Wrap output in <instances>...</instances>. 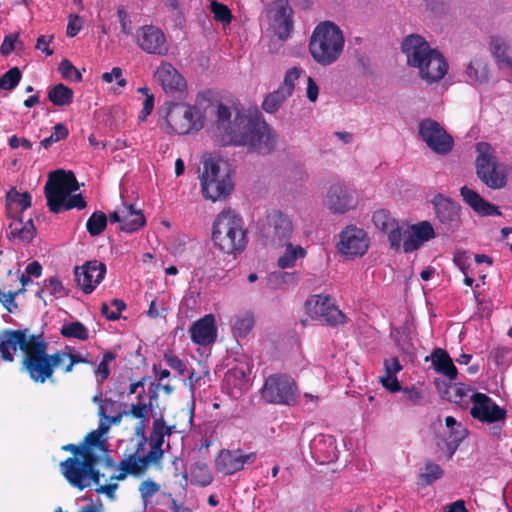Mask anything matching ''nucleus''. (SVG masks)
Segmentation results:
<instances>
[{
    "mask_svg": "<svg viewBox=\"0 0 512 512\" xmlns=\"http://www.w3.org/2000/svg\"><path fill=\"white\" fill-rule=\"evenodd\" d=\"M229 107L220 104L217 107V128L224 132L227 143L246 147L249 152L268 155L277 145V134L262 114H244L237 111L231 120Z\"/></svg>",
    "mask_w": 512,
    "mask_h": 512,
    "instance_id": "nucleus-1",
    "label": "nucleus"
},
{
    "mask_svg": "<svg viewBox=\"0 0 512 512\" xmlns=\"http://www.w3.org/2000/svg\"><path fill=\"white\" fill-rule=\"evenodd\" d=\"M79 187L72 171L59 169L51 172L44 187L49 211L58 214L71 209H84L87 203L82 194H73Z\"/></svg>",
    "mask_w": 512,
    "mask_h": 512,
    "instance_id": "nucleus-2",
    "label": "nucleus"
},
{
    "mask_svg": "<svg viewBox=\"0 0 512 512\" xmlns=\"http://www.w3.org/2000/svg\"><path fill=\"white\" fill-rule=\"evenodd\" d=\"M49 344L43 334L25 357L21 359L20 369L35 384L55 383L57 368L65 363V350L48 353Z\"/></svg>",
    "mask_w": 512,
    "mask_h": 512,
    "instance_id": "nucleus-3",
    "label": "nucleus"
},
{
    "mask_svg": "<svg viewBox=\"0 0 512 512\" xmlns=\"http://www.w3.org/2000/svg\"><path fill=\"white\" fill-rule=\"evenodd\" d=\"M212 241L219 250L226 254L244 251L247 245V236L242 218L230 209L220 212L213 223Z\"/></svg>",
    "mask_w": 512,
    "mask_h": 512,
    "instance_id": "nucleus-4",
    "label": "nucleus"
},
{
    "mask_svg": "<svg viewBox=\"0 0 512 512\" xmlns=\"http://www.w3.org/2000/svg\"><path fill=\"white\" fill-rule=\"evenodd\" d=\"M343 47V33L336 24L330 21L318 24L309 41L312 58L323 66L334 63L340 57Z\"/></svg>",
    "mask_w": 512,
    "mask_h": 512,
    "instance_id": "nucleus-5",
    "label": "nucleus"
},
{
    "mask_svg": "<svg viewBox=\"0 0 512 512\" xmlns=\"http://www.w3.org/2000/svg\"><path fill=\"white\" fill-rule=\"evenodd\" d=\"M100 456L94 450L83 448L79 458L68 457L60 463V470L68 483L80 491L91 483L99 485L101 473L96 468Z\"/></svg>",
    "mask_w": 512,
    "mask_h": 512,
    "instance_id": "nucleus-6",
    "label": "nucleus"
},
{
    "mask_svg": "<svg viewBox=\"0 0 512 512\" xmlns=\"http://www.w3.org/2000/svg\"><path fill=\"white\" fill-rule=\"evenodd\" d=\"M200 183L203 197L212 202L225 199L233 190L228 170L212 158L203 162Z\"/></svg>",
    "mask_w": 512,
    "mask_h": 512,
    "instance_id": "nucleus-7",
    "label": "nucleus"
},
{
    "mask_svg": "<svg viewBox=\"0 0 512 512\" xmlns=\"http://www.w3.org/2000/svg\"><path fill=\"white\" fill-rule=\"evenodd\" d=\"M166 123L167 133L187 135L204 127V115L195 105L174 103L168 109Z\"/></svg>",
    "mask_w": 512,
    "mask_h": 512,
    "instance_id": "nucleus-8",
    "label": "nucleus"
},
{
    "mask_svg": "<svg viewBox=\"0 0 512 512\" xmlns=\"http://www.w3.org/2000/svg\"><path fill=\"white\" fill-rule=\"evenodd\" d=\"M478 156L475 160L476 175L490 189H501L506 186L507 178L500 169L489 143L479 142L476 146Z\"/></svg>",
    "mask_w": 512,
    "mask_h": 512,
    "instance_id": "nucleus-9",
    "label": "nucleus"
},
{
    "mask_svg": "<svg viewBox=\"0 0 512 512\" xmlns=\"http://www.w3.org/2000/svg\"><path fill=\"white\" fill-rule=\"evenodd\" d=\"M261 395L268 403L290 406L296 403L297 385L294 379L286 374H273L265 380Z\"/></svg>",
    "mask_w": 512,
    "mask_h": 512,
    "instance_id": "nucleus-10",
    "label": "nucleus"
},
{
    "mask_svg": "<svg viewBox=\"0 0 512 512\" xmlns=\"http://www.w3.org/2000/svg\"><path fill=\"white\" fill-rule=\"evenodd\" d=\"M41 334H31L29 329H5L0 335V354L5 362H13L14 353L19 348L23 356L31 350Z\"/></svg>",
    "mask_w": 512,
    "mask_h": 512,
    "instance_id": "nucleus-11",
    "label": "nucleus"
},
{
    "mask_svg": "<svg viewBox=\"0 0 512 512\" xmlns=\"http://www.w3.org/2000/svg\"><path fill=\"white\" fill-rule=\"evenodd\" d=\"M434 206L436 229L449 235L461 226V206L450 198L437 194L432 200Z\"/></svg>",
    "mask_w": 512,
    "mask_h": 512,
    "instance_id": "nucleus-12",
    "label": "nucleus"
},
{
    "mask_svg": "<svg viewBox=\"0 0 512 512\" xmlns=\"http://www.w3.org/2000/svg\"><path fill=\"white\" fill-rule=\"evenodd\" d=\"M305 307L307 314L322 324L338 326L346 322V316L329 295H311L306 300Z\"/></svg>",
    "mask_w": 512,
    "mask_h": 512,
    "instance_id": "nucleus-13",
    "label": "nucleus"
},
{
    "mask_svg": "<svg viewBox=\"0 0 512 512\" xmlns=\"http://www.w3.org/2000/svg\"><path fill=\"white\" fill-rule=\"evenodd\" d=\"M259 225L262 236L274 245L285 244L293 232L292 221L278 210L269 212Z\"/></svg>",
    "mask_w": 512,
    "mask_h": 512,
    "instance_id": "nucleus-14",
    "label": "nucleus"
},
{
    "mask_svg": "<svg viewBox=\"0 0 512 512\" xmlns=\"http://www.w3.org/2000/svg\"><path fill=\"white\" fill-rule=\"evenodd\" d=\"M418 132L426 145L436 154L447 155L452 151L454 140L437 121L430 118L422 120Z\"/></svg>",
    "mask_w": 512,
    "mask_h": 512,
    "instance_id": "nucleus-15",
    "label": "nucleus"
},
{
    "mask_svg": "<svg viewBox=\"0 0 512 512\" xmlns=\"http://www.w3.org/2000/svg\"><path fill=\"white\" fill-rule=\"evenodd\" d=\"M137 46L147 54L166 56L169 52V44L164 32L157 26L144 25L135 33Z\"/></svg>",
    "mask_w": 512,
    "mask_h": 512,
    "instance_id": "nucleus-16",
    "label": "nucleus"
},
{
    "mask_svg": "<svg viewBox=\"0 0 512 512\" xmlns=\"http://www.w3.org/2000/svg\"><path fill=\"white\" fill-rule=\"evenodd\" d=\"M471 416L482 423H495L504 421L507 415L506 409L500 407L488 395L473 392Z\"/></svg>",
    "mask_w": 512,
    "mask_h": 512,
    "instance_id": "nucleus-17",
    "label": "nucleus"
},
{
    "mask_svg": "<svg viewBox=\"0 0 512 512\" xmlns=\"http://www.w3.org/2000/svg\"><path fill=\"white\" fill-rule=\"evenodd\" d=\"M368 247L369 238L363 229L356 226H347L342 230L338 243V249L342 254L350 258L362 256L366 253Z\"/></svg>",
    "mask_w": 512,
    "mask_h": 512,
    "instance_id": "nucleus-18",
    "label": "nucleus"
},
{
    "mask_svg": "<svg viewBox=\"0 0 512 512\" xmlns=\"http://www.w3.org/2000/svg\"><path fill=\"white\" fill-rule=\"evenodd\" d=\"M105 274L106 265L97 260L87 261L74 269L75 282L84 294L92 293L104 279Z\"/></svg>",
    "mask_w": 512,
    "mask_h": 512,
    "instance_id": "nucleus-19",
    "label": "nucleus"
},
{
    "mask_svg": "<svg viewBox=\"0 0 512 512\" xmlns=\"http://www.w3.org/2000/svg\"><path fill=\"white\" fill-rule=\"evenodd\" d=\"M271 27L280 40H287L293 31V10L288 0H275L271 4Z\"/></svg>",
    "mask_w": 512,
    "mask_h": 512,
    "instance_id": "nucleus-20",
    "label": "nucleus"
},
{
    "mask_svg": "<svg viewBox=\"0 0 512 512\" xmlns=\"http://www.w3.org/2000/svg\"><path fill=\"white\" fill-rule=\"evenodd\" d=\"M401 50L406 56L407 64L419 70L433 48L422 36L410 34L403 39Z\"/></svg>",
    "mask_w": 512,
    "mask_h": 512,
    "instance_id": "nucleus-21",
    "label": "nucleus"
},
{
    "mask_svg": "<svg viewBox=\"0 0 512 512\" xmlns=\"http://www.w3.org/2000/svg\"><path fill=\"white\" fill-rule=\"evenodd\" d=\"M256 459V453L251 452L243 454L240 449L221 450L215 460V466L218 472L225 475H232L242 470L245 464H251Z\"/></svg>",
    "mask_w": 512,
    "mask_h": 512,
    "instance_id": "nucleus-22",
    "label": "nucleus"
},
{
    "mask_svg": "<svg viewBox=\"0 0 512 512\" xmlns=\"http://www.w3.org/2000/svg\"><path fill=\"white\" fill-rule=\"evenodd\" d=\"M155 79L161 84L166 93L181 97L186 90L184 77L168 62H161L154 73Z\"/></svg>",
    "mask_w": 512,
    "mask_h": 512,
    "instance_id": "nucleus-23",
    "label": "nucleus"
},
{
    "mask_svg": "<svg viewBox=\"0 0 512 512\" xmlns=\"http://www.w3.org/2000/svg\"><path fill=\"white\" fill-rule=\"evenodd\" d=\"M189 332L194 344L204 347L213 344L217 338L215 316L213 314H206L204 317L196 320L191 325Z\"/></svg>",
    "mask_w": 512,
    "mask_h": 512,
    "instance_id": "nucleus-24",
    "label": "nucleus"
},
{
    "mask_svg": "<svg viewBox=\"0 0 512 512\" xmlns=\"http://www.w3.org/2000/svg\"><path fill=\"white\" fill-rule=\"evenodd\" d=\"M145 439L138 443V448L135 453L130 454L128 457L120 461L118 464V474L112 475L111 479L118 481L124 480L128 475L137 476L143 473L152 460L147 455L138 456L140 450H143Z\"/></svg>",
    "mask_w": 512,
    "mask_h": 512,
    "instance_id": "nucleus-25",
    "label": "nucleus"
},
{
    "mask_svg": "<svg viewBox=\"0 0 512 512\" xmlns=\"http://www.w3.org/2000/svg\"><path fill=\"white\" fill-rule=\"evenodd\" d=\"M448 63L444 56L436 49L432 50L419 69L420 77L427 83L440 81L447 74Z\"/></svg>",
    "mask_w": 512,
    "mask_h": 512,
    "instance_id": "nucleus-26",
    "label": "nucleus"
},
{
    "mask_svg": "<svg viewBox=\"0 0 512 512\" xmlns=\"http://www.w3.org/2000/svg\"><path fill=\"white\" fill-rule=\"evenodd\" d=\"M460 196L464 203L481 217L502 215L498 206L488 202L478 192L468 186L461 187Z\"/></svg>",
    "mask_w": 512,
    "mask_h": 512,
    "instance_id": "nucleus-27",
    "label": "nucleus"
},
{
    "mask_svg": "<svg viewBox=\"0 0 512 512\" xmlns=\"http://www.w3.org/2000/svg\"><path fill=\"white\" fill-rule=\"evenodd\" d=\"M327 203L329 209L337 214H344L355 207L352 193L341 183L330 186L327 192Z\"/></svg>",
    "mask_w": 512,
    "mask_h": 512,
    "instance_id": "nucleus-28",
    "label": "nucleus"
},
{
    "mask_svg": "<svg viewBox=\"0 0 512 512\" xmlns=\"http://www.w3.org/2000/svg\"><path fill=\"white\" fill-rule=\"evenodd\" d=\"M32 205V196L28 191L19 192L12 187L5 198V210L9 218L21 217L23 212Z\"/></svg>",
    "mask_w": 512,
    "mask_h": 512,
    "instance_id": "nucleus-29",
    "label": "nucleus"
},
{
    "mask_svg": "<svg viewBox=\"0 0 512 512\" xmlns=\"http://www.w3.org/2000/svg\"><path fill=\"white\" fill-rule=\"evenodd\" d=\"M12 222L8 226L7 238L17 239L23 243H30L37 235V229L34 226L33 220L30 218L23 221L22 216L11 218Z\"/></svg>",
    "mask_w": 512,
    "mask_h": 512,
    "instance_id": "nucleus-30",
    "label": "nucleus"
},
{
    "mask_svg": "<svg viewBox=\"0 0 512 512\" xmlns=\"http://www.w3.org/2000/svg\"><path fill=\"white\" fill-rule=\"evenodd\" d=\"M122 225L121 231L133 233L141 229L146 224V218L140 209H136L133 204L122 203Z\"/></svg>",
    "mask_w": 512,
    "mask_h": 512,
    "instance_id": "nucleus-31",
    "label": "nucleus"
},
{
    "mask_svg": "<svg viewBox=\"0 0 512 512\" xmlns=\"http://www.w3.org/2000/svg\"><path fill=\"white\" fill-rule=\"evenodd\" d=\"M430 357L436 372L445 375L449 380H455L457 378V368L453 364L447 351L441 348H435Z\"/></svg>",
    "mask_w": 512,
    "mask_h": 512,
    "instance_id": "nucleus-32",
    "label": "nucleus"
},
{
    "mask_svg": "<svg viewBox=\"0 0 512 512\" xmlns=\"http://www.w3.org/2000/svg\"><path fill=\"white\" fill-rule=\"evenodd\" d=\"M163 427V418H158L153 421L152 431L149 436L150 451L146 454L153 463H157L163 456L162 445L164 443V436L161 433Z\"/></svg>",
    "mask_w": 512,
    "mask_h": 512,
    "instance_id": "nucleus-33",
    "label": "nucleus"
},
{
    "mask_svg": "<svg viewBox=\"0 0 512 512\" xmlns=\"http://www.w3.org/2000/svg\"><path fill=\"white\" fill-rule=\"evenodd\" d=\"M470 392H473L470 387L462 383H456L447 387L443 397L461 408H467L470 402H472Z\"/></svg>",
    "mask_w": 512,
    "mask_h": 512,
    "instance_id": "nucleus-34",
    "label": "nucleus"
},
{
    "mask_svg": "<svg viewBox=\"0 0 512 512\" xmlns=\"http://www.w3.org/2000/svg\"><path fill=\"white\" fill-rule=\"evenodd\" d=\"M468 81L473 84H483L489 79V70L486 62L482 58H473L466 68Z\"/></svg>",
    "mask_w": 512,
    "mask_h": 512,
    "instance_id": "nucleus-35",
    "label": "nucleus"
},
{
    "mask_svg": "<svg viewBox=\"0 0 512 512\" xmlns=\"http://www.w3.org/2000/svg\"><path fill=\"white\" fill-rule=\"evenodd\" d=\"M73 97V90L62 83L56 84L48 91V100L55 106L70 105Z\"/></svg>",
    "mask_w": 512,
    "mask_h": 512,
    "instance_id": "nucleus-36",
    "label": "nucleus"
},
{
    "mask_svg": "<svg viewBox=\"0 0 512 512\" xmlns=\"http://www.w3.org/2000/svg\"><path fill=\"white\" fill-rule=\"evenodd\" d=\"M279 246H285V252L278 259V266L282 269L291 268L295 265L298 258H303L306 255L305 249L301 246H293L289 241L285 244H279Z\"/></svg>",
    "mask_w": 512,
    "mask_h": 512,
    "instance_id": "nucleus-37",
    "label": "nucleus"
},
{
    "mask_svg": "<svg viewBox=\"0 0 512 512\" xmlns=\"http://www.w3.org/2000/svg\"><path fill=\"white\" fill-rule=\"evenodd\" d=\"M490 48L497 62L504 63L506 66L512 68V58L508 55L509 47L502 37L492 36L490 38Z\"/></svg>",
    "mask_w": 512,
    "mask_h": 512,
    "instance_id": "nucleus-38",
    "label": "nucleus"
},
{
    "mask_svg": "<svg viewBox=\"0 0 512 512\" xmlns=\"http://www.w3.org/2000/svg\"><path fill=\"white\" fill-rule=\"evenodd\" d=\"M443 475L444 471L440 465L432 461H427L424 465L423 471L418 475V483L422 487H426L442 478Z\"/></svg>",
    "mask_w": 512,
    "mask_h": 512,
    "instance_id": "nucleus-39",
    "label": "nucleus"
},
{
    "mask_svg": "<svg viewBox=\"0 0 512 512\" xmlns=\"http://www.w3.org/2000/svg\"><path fill=\"white\" fill-rule=\"evenodd\" d=\"M279 87L277 90L269 93L263 100L261 107L269 114H273L279 110L281 105L289 98Z\"/></svg>",
    "mask_w": 512,
    "mask_h": 512,
    "instance_id": "nucleus-40",
    "label": "nucleus"
},
{
    "mask_svg": "<svg viewBox=\"0 0 512 512\" xmlns=\"http://www.w3.org/2000/svg\"><path fill=\"white\" fill-rule=\"evenodd\" d=\"M65 360L68 359L67 364L62 365V372L64 374L71 373L74 369V366L77 364H89L91 366L94 365V362L89 358V354L83 356L82 354L75 352L72 348L66 346L65 347Z\"/></svg>",
    "mask_w": 512,
    "mask_h": 512,
    "instance_id": "nucleus-41",
    "label": "nucleus"
},
{
    "mask_svg": "<svg viewBox=\"0 0 512 512\" xmlns=\"http://www.w3.org/2000/svg\"><path fill=\"white\" fill-rule=\"evenodd\" d=\"M107 215L102 211H95L88 218L86 222V228L91 236L100 235L107 226Z\"/></svg>",
    "mask_w": 512,
    "mask_h": 512,
    "instance_id": "nucleus-42",
    "label": "nucleus"
},
{
    "mask_svg": "<svg viewBox=\"0 0 512 512\" xmlns=\"http://www.w3.org/2000/svg\"><path fill=\"white\" fill-rule=\"evenodd\" d=\"M61 335L66 338H75L85 341L89 337L88 329L79 321L70 322L62 326Z\"/></svg>",
    "mask_w": 512,
    "mask_h": 512,
    "instance_id": "nucleus-43",
    "label": "nucleus"
},
{
    "mask_svg": "<svg viewBox=\"0 0 512 512\" xmlns=\"http://www.w3.org/2000/svg\"><path fill=\"white\" fill-rule=\"evenodd\" d=\"M254 325V315L251 312H246L236 318L233 324V333L238 337H244L253 329Z\"/></svg>",
    "mask_w": 512,
    "mask_h": 512,
    "instance_id": "nucleus-44",
    "label": "nucleus"
},
{
    "mask_svg": "<svg viewBox=\"0 0 512 512\" xmlns=\"http://www.w3.org/2000/svg\"><path fill=\"white\" fill-rule=\"evenodd\" d=\"M83 448L96 449L101 453L108 452V443L104 437L100 436V433L91 431L89 432L81 442Z\"/></svg>",
    "mask_w": 512,
    "mask_h": 512,
    "instance_id": "nucleus-45",
    "label": "nucleus"
},
{
    "mask_svg": "<svg viewBox=\"0 0 512 512\" xmlns=\"http://www.w3.org/2000/svg\"><path fill=\"white\" fill-rule=\"evenodd\" d=\"M125 308L126 304L123 300L113 299L110 306L106 303L101 305V313L106 319L116 321L120 318V314Z\"/></svg>",
    "mask_w": 512,
    "mask_h": 512,
    "instance_id": "nucleus-46",
    "label": "nucleus"
},
{
    "mask_svg": "<svg viewBox=\"0 0 512 512\" xmlns=\"http://www.w3.org/2000/svg\"><path fill=\"white\" fill-rule=\"evenodd\" d=\"M138 402L136 404H132L128 411H124L125 415H130L135 419H139L142 422L148 419V414L150 411L151 402L149 404L143 403V393L138 394L137 396Z\"/></svg>",
    "mask_w": 512,
    "mask_h": 512,
    "instance_id": "nucleus-47",
    "label": "nucleus"
},
{
    "mask_svg": "<svg viewBox=\"0 0 512 512\" xmlns=\"http://www.w3.org/2000/svg\"><path fill=\"white\" fill-rule=\"evenodd\" d=\"M22 73L18 67L10 68L6 73L0 77V89L13 90L20 82Z\"/></svg>",
    "mask_w": 512,
    "mask_h": 512,
    "instance_id": "nucleus-48",
    "label": "nucleus"
},
{
    "mask_svg": "<svg viewBox=\"0 0 512 512\" xmlns=\"http://www.w3.org/2000/svg\"><path fill=\"white\" fill-rule=\"evenodd\" d=\"M372 221L374 225L383 231L384 233L387 230H391V227L397 222L389 213V211L385 209H380L374 212L372 216Z\"/></svg>",
    "mask_w": 512,
    "mask_h": 512,
    "instance_id": "nucleus-49",
    "label": "nucleus"
},
{
    "mask_svg": "<svg viewBox=\"0 0 512 512\" xmlns=\"http://www.w3.org/2000/svg\"><path fill=\"white\" fill-rule=\"evenodd\" d=\"M448 430L449 442L447 445L450 449V456H452L460 443L467 437L468 431L462 424L456 425L453 429Z\"/></svg>",
    "mask_w": 512,
    "mask_h": 512,
    "instance_id": "nucleus-50",
    "label": "nucleus"
},
{
    "mask_svg": "<svg viewBox=\"0 0 512 512\" xmlns=\"http://www.w3.org/2000/svg\"><path fill=\"white\" fill-rule=\"evenodd\" d=\"M411 231L416 235V238L421 242L429 241L435 237V231L432 224L428 221H422L410 227Z\"/></svg>",
    "mask_w": 512,
    "mask_h": 512,
    "instance_id": "nucleus-51",
    "label": "nucleus"
},
{
    "mask_svg": "<svg viewBox=\"0 0 512 512\" xmlns=\"http://www.w3.org/2000/svg\"><path fill=\"white\" fill-rule=\"evenodd\" d=\"M210 10L216 21L227 24L231 22L232 14L227 5L213 0L210 4Z\"/></svg>",
    "mask_w": 512,
    "mask_h": 512,
    "instance_id": "nucleus-52",
    "label": "nucleus"
},
{
    "mask_svg": "<svg viewBox=\"0 0 512 512\" xmlns=\"http://www.w3.org/2000/svg\"><path fill=\"white\" fill-rule=\"evenodd\" d=\"M302 73V69L298 67L290 68L284 77L283 82L280 84L279 88L286 93V95L291 96L294 88L295 81L300 77Z\"/></svg>",
    "mask_w": 512,
    "mask_h": 512,
    "instance_id": "nucleus-53",
    "label": "nucleus"
},
{
    "mask_svg": "<svg viewBox=\"0 0 512 512\" xmlns=\"http://www.w3.org/2000/svg\"><path fill=\"white\" fill-rule=\"evenodd\" d=\"M385 233L388 234V240L390 242L391 248L395 251H399L401 242H403V239L407 234V230H403V228L399 226L398 222H395V224L391 227V230H387Z\"/></svg>",
    "mask_w": 512,
    "mask_h": 512,
    "instance_id": "nucleus-54",
    "label": "nucleus"
},
{
    "mask_svg": "<svg viewBox=\"0 0 512 512\" xmlns=\"http://www.w3.org/2000/svg\"><path fill=\"white\" fill-rule=\"evenodd\" d=\"M116 355L110 351L104 353L101 362L95 369V374L100 377V382L107 380L110 375L109 362L114 361Z\"/></svg>",
    "mask_w": 512,
    "mask_h": 512,
    "instance_id": "nucleus-55",
    "label": "nucleus"
},
{
    "mask_svg": "<svg viewBox=\"0 0 512 512\" xmlns=\"http://www.w3.org/2000/svg\"><path fill=\"white\" fill-rule=\"evenodd\" d=\"M160 490V485L148 479L139 486V492L144 503H147Z\"/></svg>",
    "mask_w": 512,
    "mask_h": 512,
    "instance_id": "nucleus-56",
    "label": "nucleus"
},
{
    "mask_svg": "<svg viewBox=\"0 0 512 512\" xmlns=\"http://www.w3.org/2000/svg\"><path fill=\"white\" fill-rule=\"evenodd\" d=\"M404 401L410 405H423L424 397L422 392L415 387H405L401 389Z\"/></svg>",
    "mask_w": 512,
    "mask_h": 512,
    "instance_id": "nucleus-57",
    "label": "nucleus"
},
{
    "mask_svg": "<svg viewBox=\"0 0 512 512\" xmlns=\"http://www.w3.org/2000/svg\"><path fill=\"white\" fill-rule=\"evenodd\" d=\"M114 405H115V401H113L112 399H104V404L99 406L98 415L101 418H104V419L108 420L109 423H111V424H119L121 422V420H122V417L126 416L124 411L123 412H119L118 414H116L114 416H107L106 415L107 407L108 406L112 407Z\"/></svg>",
    "mask_w": 512,
    "mask_h": 512,
    "instance_id": "nucleus-58",
    "label": "nucleus"
},
{
    "mask_svg": "<svg viewBox=\"0 0 512 512\" xmlns=\"http://www.w3.org/2000/svg\"><path fill=\"white\" fill-rule=\"evenodd\" d=\"M164 360L171 369L177 371L179 375L184 376L187 371V367L178 356L171 353H165Z\"/></svg>",
    "mask_w": 512,
    "mask_h": 512,
    "instance_id": "nucleus-59",
    "label": "nucleus"
},
{
    "mask_svg": "<svg viewBox=\"0 0 512 512\" xmlns=\"http://www.w3.org/2000/svg\"><path fill=\"white\" fill-rule=\"evenodd\" d=\"M123 71L120 67H114L111 72H105L102 74L101 79L106 83H111L114 79L117 81L118 86L124 87L127 84L125 78H123Z\"/></svg>",
    "mask_w": 512,
    "mask_h": 512,
    "instance_id": "nucleus-60",
    "label": "nucleus"
},
{
    "mask_svg": "<svg viewBox=\"0 0 512 512\" xmlns=\"http://www.w3.org/2000/svg\"><path fill=\"white\" fill-rule=\"evenodd\" d=\"M423 242L420 239L416 238V235L411 231L407 230V234L403 239L402 247L405 253L413 252L417 250Z\"/></svg>",
    "mask_w": 512,
    "mask_h": 512,
    "instance_id": "nucleus-61",
    "label": "nucleus"
},
{
    "mask_svg": "<svg viewBox=\"0 0 512 512\" xmlns=\"http://www.w3.org/2000/svg\"><path fill=\"white\" fill-rule=\"evenodd\" d=\"M82 29V19L77 14H72L69 16V21L67 25L66 34L69 37L76 36L80 30Z\"/></svg>",
    "mask_w": 512,
    "mask_h": 512,
    "instance_id": "nucleus-62",
    "label": "nucleus"
},
{
    "mask_svg": "<svg viewBox=\"0 0 512 512\" xmlns=\"http://www.w3.org/2000/svg\"><path fill=\"white\" fill-rule=\"evenodd\" d=\"M382 385L391 392H398L401 390V385L394 374H386L380 378Z\"/></svg>",
    "mask_w": 512,
    "mask_h": 512,
    "instance_id": "nucleus-63",
    "label": "nucleus"
},
{
    "mask_svg": "<svg viewBox=\"0 0 512 512\" xmlns=\"http://www.w3.org/2000/svg\"><path fill=\"white\" fill-rule=\"evenodd\" d=\"M45 282H47L46 285H47L48 289L50 290V294L61 295V296L65 295L64 287H63L60 279L57 276H52Z\"/></svg>",
    "mask_w": 512,
    "mask_h": 512,
    "instance_id": "nucleus-64",
    "label": "nucleus"
}]
</instances>
